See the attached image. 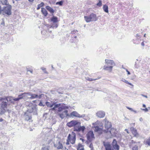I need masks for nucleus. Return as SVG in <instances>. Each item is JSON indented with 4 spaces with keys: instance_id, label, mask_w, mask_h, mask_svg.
<instances>
[{
    "instance_id": "63",
    "label": "nucleus",
    "mask_w": 150,
    "mask_h": 150,
    "mask_svg": "<svg viewBox=\"0 0 150 150\" xmlns=\"http://www.w3.org/2000/svg\"><path fill=\"white\" fill-rule=\"evenodd\" d=\"M28 1L30 2H33V1L34 0H28Z\"/></svg>"
},
{
    "instance_id": "39",
    "label": "nucleus",
    "mask_w": 150,
    "mask_h": 150,
    "mask_svg": "<svg viewBox=\"0 0 150 150\" xmlns=\"http://www.w3.org/2000/svg\"><path fill=\"white\" fill-rule=\"evenodd\" d=\"M58 26V25L57 24L55 23H54L53 25L51 26L52 28H56Z\"/></svg>"
},
{
    "instance_id": "33",
    "label": "nucleus",
    "mask_w": 150,
    "mask_h": 150,
    "mask_svg": "<svg viewBox=\"0 0 150 150\" xmlns=\"http://www.w3.org/2000/svg\"><path fill=\"white\" fill-rule=\"evenodd\" d=\"M97 6L99 7H100L102 5V1L101 0H99L98 2L96 4Z\"/></svg>"
},
{
    "instance_id": "61",
    "label": "nucleus",
    "mask_w": 150,
    "mask_h": 150,
    "mask_svg": "<svg viewBox=\"0 0 150 150\" xmlns=\"http://www.w3.org/2000/svg\"><path fill=\"white\" fill-rule=\"evenodd\" d=\"M1 25H4V21H3L1 24Z\"/></svg>"
},
{
    "instance_id": "51",
    "label": "nucleus",
    "mask_w": 150,
    "mask_h": 150,
    "mask_svg": "<svg viewBox=\"0 0 150 150\" xmlns=\"http://www.w3.org/2000/svg\"><path fill=\"white\" fill-rule=\"evenodd\" d=\"M146 143L148 145L150 146V141H146Z\"/></svg>"
},
{
    "instance_id": "19",
    "label": "nucleus",
    "mask_w": 150,
    "mask_h": 150,
    "mask_svg": "<svg viewBox=\"0 0 150 150\" xmlns=\"http://www.w3.org/2000/svg\"><path fill=\"white\" fill-rule=\"evenodd\" d=\"M41 12L43 15L45 17L47 16L48 14L47 11L43 8H41Z\"/></svg>"
},
{
    "instance_id": "43",
    "label": "nucleus",
    "mask_w": 150,
    "mask_h": 150,
    "mask_svg": "<svg viewBox=\"0 0 150 150\" xmlns=\"http://www.w3.org/2000/svg\"><path fill=\"white\" fill-rule=\"evenodd\" d=\"M25 93V95L26 96V95H27L28 96H31V94L32 93L30 92H27V93Z\"/></svg>"
},
{
    "instance_id": "13",
    "label": "nucleus",
    "mask_w": 150,
    "mask_h": 150,
    "mask_svg": "<svg viewBox=\"0 0 150 150\" xmlns=\"http://www.w3.org/2000/svg\"><path fill=\"white\" fill-rule=\"evenodd\" d=\"M68 111L67 110H65L62 112L61 113L58 114V115L59 117L62 119H63L65 117V115L64 113H65L66 115V116H69V114L68 113Z\"/></svg>"
},
{
    "instance_id": "59",
    "label": "nucleus",
    "mask_w": 150,
    "mask_h": 150,
    "mask_svg": "<svg viewBox=\"0 0 150 150\" xmlns=\"http://www.w3.org/2000/svg\"><path fill=\"white\" fill-rule=\"evenodd\" d=\"M59 106V107H60V106H62V103H58V104H57Z\"/></svg>"
},
{
    "instance_id": "44",
    "label": "nucleus",
    "mask_w": 150,
    "mask_h": 150,
    "mask_svg": "<svg viewBox=\"0 0 150 150\" xmlns=\"http://www.w3.org/2000/svg\"><path fill=\"white\" fill-rule=\"evenodd\" d=\"M141 109L144 111L145 112H147L148 111V109L147 108H146L145 109L141 108Z\"/></svg>"
},
{
    "instance_id": "50",
    "label": "nucleus",
    "mask_w": 150,
    "mask_h": 150,
    "mask_svg": "<svg viewBox=\"0 0 150 150\" xmlns=\"http://www.w3.org/2000/svg\"><path fill=\"white\" fill-rule=\"evenodd\" d=\"M127 108L129 110H130L132 111H134V110H133V109L131 108H129V107H127Z\"/></svg>"
},
{
    "instance_id": "46",
    "label": "nucleus",
    "mask_w": 150,
    "mask_h": 150,
    "mask_svg": "<svg viewBox=\"0 0 150 150\" xmlns=\"http://www.w3.org/2000/svg\"><path fill=\"white\" fill-rule=\"evenodd\" d=\"M77 32V31L76 30H74L73 31H71V33L72 34H75Z\"/></svg>"
},
{
    "instance_id": "21",
    "label": "nucleus",
    "mask_w": 150,
    "mask_h": 150,
    "mask_svg": "<svg viewBox=\"0 0 150 150\" xmlns=\"http://www.w3.org/2000/svg\"><path fill=\"white\" fill-rule=\"evenodd\" d=\"M51 21L53 23H55L58 22V18L54 16H53V17L51 18Z\"/></svg>"
},
{
    "instance_id": "54",
    "label": "nucleus",
    "mask_w": 150,
    "mask_h": 150,
    "mask_svg": "<svg viewBox=\"0 0 150 150\" xmlns=\"http://www.w3.org/2000/svg\"><path fill=\"white\" fill-rule=\"evenodd\" d=\"M126 71L127 72V74L128 75H130V72L127 69H126Z\"/></svg>"
},
{
    "instance_id": "57",
    "label": "nucleus",
    "mask_w": 150,
    "mask_h": 150,
    "mask_svg": "<svg viewBox=\"0 0 150 150\" xmlns=\"http://www.w3.org/2000/svg\"><path fill=\"white\" fill-rule=\"evenodd\" d=\"M28 71H30L31 73H33V71L32 70H28V69H27V71L28 72Z\"/></svg>"
},
{
    "instance_id": "11",
    "label": "nucleus",
    "mask_w": 150,
    "mask_h": 150,
    "mask_svg": "<svg viewBox=\"0 0 150 150\" xmlns=\"http://www.w3.org/2000/svg\"><path fill=\"white\" fill-rule=\"evenodd\" d=\"M71 115V116H73L76 117H78L79 118L83 117L85 116V115L83 114L82 115H80L78 113L74 111L72 112Z\"/></svg>"
},
{
    "instance_id": "56",
    "label": "nucleus",
    "mask_w": 150,
    "mask_h": 150,
    "mask_svg": "<svg viewBox=\"0 0 150 150\" xmlns=\"http://www.w3.org/2000/svg\"><path fill=\"white\" fill-rule=\"evenodd\" d=\"M135 143V142L133 140H132L131 142V143L132 144L133 143Z\"/></svg>"
},
{
    "instance_id": "16",
    "label": "nucleus",
    "mask_w": 150,
    "mask_h": 150,
    "mask_svg": "<svg viewBox=\"0 0 150 150\" xmlns=\"http://www.w3.org/2000/svg\"><path fill=\"white\" fill-rule=\"evenodd\" d=\"M42 92L40 91H39L37 93V94H32L31 96L29 98L33 99L36 98H37L38 97V94H40V93H41Z\"/></svg>"
},
{
    "instance_id": "47",
    "label": "nucleus",
    "mask_w": 150,
    "mask_h": 150,
    "mask_svg": "<svg viewBox=\"0 0 150 150\" xmlns=\"http://www.w3.org/2000/svg\"><path fill=\"white\" fill-rule=\"evenodd\" d=\"M38 105L40 106H44L45 105H43L41 101L38 104Z\"/></svg>"
},
{
    "instance_id": "28",
    "label": "nucleus",
    "mask_w": 150,
    "mask_h": 150,
    "mask_svg": "<svg viewBox=\"0 0 150 150\" xmlns=\"http://www.w3.org/2000/svg\"><path fill=\"white\" fill-rule=\"evenodd\" d=\"M44 5V3L43 2H42L40 4L38 5L37 9L38 10H39L41 7L43 6Z\"/></svg>"
},
{
    "instance_id": "31",
    "label": "nucleus",
    "mask_w": 150,
    "mask_h": 150,
    "mask_svg": "<svg viewBox=\"0 0 150 150\" xmlns=\"http://www.w3.org/2000/svg\"><path fill=\"white\" fill-rule=\"evenodd\" d=\"M113 148L116 150H119L120 146L117 144L112 146Z\"/></svg>"
},
{
    "instance_id": "30",
    "label": "nucleus",
    "mask_w": 150,
    "mask_h": 150,
    "mask_svg": "<svg viewBox=\"0 0 150 150\" xmlns=\"http://www.w3.org/2000/svg\"><path fill=\"white\" fill-rule=\"evenodd\" d=\"M50 148L49 146H43L42 148V150H49Z\"/></svg>"
},
{
    "instance_id": "1",
    "label": "nucleus",
    "mask_w": 150,
    "mask_h": 150,
    "mask_svg": "<svg viewBox=\"0 0 150 150\" xmlns=\"http://www.w3.org/2000/svg\"><path fill=\"white\" fill-rule=\"evenodd\" d=\"M10 96L5 98L0 97V115H2L6 111L7 106L8 105V103H11V101L9 99Z\"/></svg>"
},
{
    "instance_id": "64",
    "label": "nucleus",
    "mask_w": 150,
    "mask_h": 150,
    "mask_svg": "<svg viewBox=\"0 0 150 150\" xmlns=\"http://www.w3.org/2000/svg\"><path fill=\"white\" fill-rule=\"evenodd\" d=\"M3 119H2L1 118L0 119V122L3 121Z\"/></svg>"
},
{
    "instance_id": "4",
    "label": "nucleus",
    "mask_w": 150,
    "mask_h": 150,
    "mask_svg": "<svg viewBox=\"0 0 150 150\" xmlns=\"http://www.w3.org/2000/svg\"><path fill=\"white\" fill-rule=\"evenodd\" d=\"M105 63L108 65L107 66L105 65L104 66L103 69L109 70L110 71H111L113 67V66L115 65V64L114 62L112 60L107 59H105Z\"/></svg>"
},
{
    "instance_id": "29",
    "label": "nucleus",
    "mask_w": 150,
    "mask_h": 150,
    "mask_svg": "<svg viewBox=\"0 0 150 150\" xmlns=\"http://www.w3.org/2000/svg\"><path fill=\"white\" fill-rule=\"evenodd\" d=\"M70 134H69L67 137V142H66V144L67 145H69V142H70Z\"/></svg>"
},
{
    "instance_id": "62",
    "label": "nucleus",
    "mask_w": 150,
    "mask_h": 150,
    "mask_svg": "<svg viewBox=\"0 0 150 150\" xmlns=\"http://www.w3.org/2000/svg\"><path fill=\"white\" fill-rule=\"evenodd\" d=\"M141 45L142 46H144V42H142L141 43Z\"/></svg>"
},
{
    "instance_id": "8",
    "label": "nucleus",
    "mask_w": 150,
    "mask_h": 150,
    "mask_svg": "<svg viewBox=\"0 0 150 150\" xmlns=\"http://www.w3.org/2000/svg\"><path fill=\"white\" fill-rule=\"evenodd\" d=\"M76 140V134L75 133L72 132L70 134V143L72 144H75Z\"/></svg>"
},
{
    "instance_id": "37",
    "label": "nucleus",
    "mask_w": 150,
    "mask_h": 150,
    "mask_svg": "<svg viewBox=\"0 0 150 150\" xmlns=\"http://www.w3.org/2000/svg\"><path fill=\"white\" fill-rule=\"evenodd\" d=\"M54 107H52L51 108V110H52L54 111L56 110V109L57 108V106L56 105V103H54Z\"/></svg>"
},
{
    "instance_id": "58",
    "label": "nucleus",
    "mask_w": 150,
    "mask_h": 150,
    "mask_svg": "<svg viewBox=\"0 0 150 150\" xmlns=\"http://www.w3.org/2000/svg\"><path fill=\"white\" fill-rule=\"evenodd\" d=\"M125 131H126L127 133H129V132H128L129 131L128 129H125Z\"/></svg>"
},
{
    "instance_id": "12",
    "label": "nucleus",
    "mask_w": 150,
    "mask_h": 150,
    "mask_svg": "<svg viewBox=\"0 0 150 150\" xmlns=\"http://www.w3.org/2000/svg\"><path fill=\"white\" fill-rule=\"evenodd\" d=\"M104 120L105 121V127L106 129L108 130L112 127L111 123L110 122L107 120L106 118Z\"/></svg>"
},
{
    "instance_id": "2",
    "label": "nucleus",
    "mask_w": 150,
    "mask_h": 150,
    "mask_svg": "<svg viewBox=\"0 0 150 150\" xmlns=\"http://www.w3.org/2000/svg\"><path fill=\"white\" fill-rule=\"evenodd\" d=\"M10 97L9 99L11 101V104L14 105L17 104V102L18 101L23 98V97H26V96L25 95V93H23L19 95L17 98H15L12 96H10Z\"/></svg>"
},
{
    "instance_id": "53",
    "label": "nucleus",
    "mask_w": 150,
    "mask_h": 150,
    "mask_svg": "<svg viewBox=\"0 0 150 150\" xmlns=\"http://www.w3.org/2000/svg\"><path fill=\"white\" fill-rule=\"evenodd\" d=\"M141 95L142 96H143L144 97H145L146 98H148L147 96H146V95H143V94H141Z\"/></svg>"
},
{
    "instance_id": "9",
    "label": "nucleus",
    "mask_w": 150,
    "mask_h": 150,
    "mask_svg": "<svg viewBox=\"0 0 150 150\" xmlns=\"http://www.w3.org/2000/svg\"><path fill=\"white\" fill-rule=\"evenodd\" d=\"M78 121L77 120H72L70 122H68L67 125L69 127H74V128L75 126Z\"/></svg>"
},
{
    "instance_id": "23",
    "label": "nucleus",
    "mask_w": 150,
    "mask_h": 150,
    "mask_svg": "<svg viewBox=\"0 0 150 150\" xmlns=\"http://www.w3.org/2000/svg\"><path fill=\"white\" fill-rule=\"evenodd\" d=\"M77 150H84V148L83 147V146L81 144L79 143L77 148Z\"/></svg>"
},
{
    "instance_id": "25",
    "label": "nucleus",
    "mask_w": 150,
    "mask_h": 150,
    "mask_svg": "<svg viewBox=\"0 0 150 150\" xmlns=\"http://www.w3.org/2000/svg\"><path fill=\"white\" fill-rule=\"evenodd\" d=\"M132 134L135 137H138L139 136V134L137 132V130L136 129H134L132 131Z\"/></svg>"
},
{
    "instance_id": "49",
    "label": "nucleus",
    "mask_w": 150,
    "mask_h": 150,
    "mask_svg": "<svg viewBox=\"0 0 150 150\" xmlns=\"http://www.w3.org/2000/svg\"><path fill=\"white\" fill-rule=\"evenodd\" d=\"M89 146V147L91 149H93V145L92 143H91L90 144Z\"/></svg>"
},
{
    "instance_id": "20",
    "label": "nucleus",
    "mask_w": 150,
    "mask_h": 150,
    "mask_svg": "<svg viewBox=\"0 0 150 150\" xmlns=\"http://www.w3.org/2000/svg\"><path fill=\"white\" fill-rule=\"evenodd\" d=\"M58 144L59 145L58 146H57V145L54 144V146L55 147H57L58 149H62L63 148V145L62 143H61L60 141L58 142Z\"/></svg>"
},
{
    "instance_id": "38",
    "label": "nucleus",
    "mask_w": 150,
    "mask_h": 150,
    "mask_svg": "<svg viewBox=\"0 0 150 150\" xmlns=\"http://www.w3.org/2000/svg\"><path fill=\"white\" fill-rule=\"evenodd\" d=\"M93 79L92 78H90L88 77H87V78H86V79L87 80L89 81H90L96 80L97 79Z\"/></svg>"
},
{
    "instance_id": "55",
    "label": "nucleus",
    "mask_w": 150,
    "mask_h": 150,
    "mask_svg": "<svg viewBox=\"0 0 150 150\" xmlns=\"http://www.w3.org/2000/svg\"><path fill=\"white\" fill-rule=\"evenodd\" d=\"M80 140H81L83 142H84L85 141L84 139H83L82 138H80Z\"/></svg>"
},
{
    "instance_id": "10",
    "label": "nucleus",
    "mask_w": 150,
    "mask_h": 150,
    "mask_svg": "<svg viewBox=\"0 0 150 150\" xmlns=\"http://www.w3.org/2000/svg\"><path fill=\"white\" fill-rule=\"evenodd\" d=\"M24 117L25 120L27 121H30L32 118V115L31 114L27 112L24 113Z\"/></svg>"
},
{
    "instance_id": "45",
    "label": "nucleus",
    "mask_w": 150,
    "mask_h": 150,
    "mask_svg": "<svg viewBox=\"0 0 150 150\" xmlns=\"http://www.w3.org/2000/svg\"><path fill=\"white\" fill-rule=\"evenodd\" d=\"M50 103L48 102H46L45 103V104L47 105V106L48 107H49L50 105Z\"/></svg>"
},
{
    "instance_id": "42",
    "label": "nucleus",
    "mask_w": 150,
    "mask_h": 150,
    "mask_svg": "<svg viewBox=\"0 0 150 150\" xmlns=\"http://www.w3.org/2000/svg\"><path fill=\"white\" fill-rule=\"evenodd\" d=\"M132 150H138V146L136 145L135 146H134L133 147Z\"/></svg>"
},
{
    "instance_id": "48",
    "label": "nucleus",
    "mask_w": 150,
    "mask_h": 150,
    "mask_svg": "<svg viewBox=\"0 0 150 150\" xmlns=\"http://www.w3.org/2000/svg\"><path fill=\"white\" fill-rule=\"evenodd\" d=\"M43 94H39V95H38V98H39L40 99L42 98V96H43Z\"/></svg>"
},
{
    "instance_id": "26",
    "label": "nucleus",
    "mask_w": 150,
    "mask_h": 150,
    "mask_svg": "<svg viewBox=\"0 0 150 150\" xmlns=\"http://www.w3.org/2000/svg\"><path fill=\"white\" fill-rule=\"evenodd\" d=\"M0 2L3 5H8L9 4H7L8 1L7 0H1Z\"/></svg>"
},
{
    "instance_id": "22",
    "label": "nucleus",
    "mask_w": 150,
    "mask_h": 150,
    "mask_svg": "<svg viewBox=\"0 0 150 150\" xmlns=\"http://www.w3.org/2000/svg\"><path fill=\"white\" fill-rule=\"evenodd\" d=\"M104 11L106 13H108V6L105 4L104 5L103 7Z\"/></svg>"
},
{
    "instance_id": "34",
    "label": "nucleus",
    "mask_w": 150,
    "mask_h": 150,
    "mask_svg": "<svg viewBox=\"0 0 150 150\" xmlns=\"http://www.w3.org/2000/svg\"><path fill=\"white\" fill-rule=\"evenodd\" d=\"M122 81L123 82H125V83H126L127 84H129L130 85H131L132 86H133L131 83H130L127 81L125 80V79H123V80H122Z\"/></svg>"
},
{
    "instance_id": "35",
    "label": "nucleus",
    "mask_w": 150,
    "mask_h": 150,
    "mask_svg": "<svg viewBox=\"0 0 150 150\" xmlns=\"http://www.w3.org/2000/svg\"><path fill=\"white\" fill-rule=\"evenodd\" d=\"M117 141L116 140V139H113V141L112 143V146H113L114 145H116L117 144Z\"/></svg>"
},
{
    "instance_id": "24",
    "label": "nucleus",
    "mask_w": 150,
    "mask_h": 150,
    "mask_svg": "<svg viewBox=\"0 0 150 150\" xmlns=\"http://www.w3.org/2000/svg\"><path fill=\"white\" fill-rule=\"evenodd\" d=\"M84 18L86 21L87 23H89L91 21H92L91 20L90 18V17L89 16H84Z\"/></svg>"
},
{
    "instance_id": "41",
    "label": "nucleus",
    "mask_w": 150,
    "mask_h": 150,
    "mask_svg": "<svg viewBox=\"0 0 150 150\" xmlns=\"http://www.w3.org/2000/svg\"><path fill=\"white\" fill-rule=\"evenodd\" d=\"M63 110V109L62 108V106H61L58 108V112H60L61 111H62Z\"/></svg>"
},
{
    "instance_id": "6",
    "label": "nucleus",
    "mask_w": 150,
    "mask_h": 150,
    "mask_svg": "<svg viewBox=\"0 0 150 150\" xmlns=\"http://www.w3.org/2000/svg\"><path fill=\"white\" fill-rule=\"evenodd\" d=\"M37 108L34 105H32L29 107L26 112L31 114L33 113V115H37Z\"/></svg>"
},
{
    "instance_id": "17",
    "label": "nucleus",
    "mask_w": 150,
    "mask_h": 150,
    "mask_svg": "<svg viewBox=\"0 0 150 150\" xmlns=\"http://www.w3.org/2000/svg\"><path fill=\"white\" fill-rule=\"evenodd\" d=\"M45 8L48 11L50 12L51 13L53 14L54 13V10L50 6H46Z\"/></svg>"
},
{
    "instance_id": "3",
    "label": "nucleus",
    "mask_w": 150,
    "mask_h": 150,
    "mask_svg": "<svg viewBox=\"0 0 150 150\" xmlns=\"http://www.w3.org/2000/svg\"><path fill=\"white\" fill-rule=\"evenodd\" d=\"M12 6L9 4L6 6H4L2 9V14L4 15L6 14L8 16L11 15L12 14Z\"/></svg>"
},
{
    "instance_id": "15",
    "label": "nucleus",
    "mask_w": 150,
    "mask_h": 150,
    "mask_svg": "<svg viewBox=\"0 0 150 150\" xmlns=\"http://www.w3.org/2000/svg\"><path fill=\"white\" fill-rule=\"evenodd\" d=\"M92 21H96L97 20L96 15V14L92 13L89 16Z\"/></svg>"
},
{
    "instance_id": "5",
    "label": "nucleus",
    "mask_w": 150,
    "mask_h": 150,
    "mask_svg": "<svg viewBox=\"0 0 150 150\" xmlns=\"http://www.w3.org/2000/svg\"><path fill=\"white\" fill-rule=\"evenodd\" d=\"M81 123L78 121L76 126L74 128V131L76 132H83L86 129V128L83 126H81Z\"/></svg>"
},
{
    "instance_id": "52",
    "label": "nucleus",
    "mask_w": 150,
    "mask_h": 150,
    "mask_svg": "<svg viewBox=\"0 0 150 150\" xmlns=\"http://www.w3.org/2000/svg\"><path fill=\"white\" fill-rule=\"evenodd\" d=\"M54 103H53L52 104H50V105L49 107L50 108H52L53 106H54Z\"/></svg>"
},
{
    "instance_id": "32",
    "label": "nucleus",
    "mask_w": 150,
    "mask_h": 150,
    "mask_svg": "<svg viewBox=\"0 0 150 150\" xmlns=\"http://www.w3.org/2000/svg\"><path fill=\"white\" fill-rule=\"evenodd\" d=\"M64 2L63 1H61L58 2H57L56 3V5H58L60 6H62L63 5V3Z\"/></svg>"
},
{
    "instance_id": "36",
    "label": "nucleus",
    "mask_w": 150,
    "mask_h": 150,
    "mask_svg": "<svg viewBox=\"0 0 150 150\" xmlns=\"http://www.w3.org/2000/svg\"><path fill=\"white\" fill-rule=\"evenodd\" d=\"M41 69L44 72V73L48 74V72L46 71V69L45 68H44V67H41Z\"/></svg>"
},
{
    "instance_id": "27",
    "label": "nucleus",
    "mask_w": 150,
    "mask_h": 150,
    "mask_svg": "<svg viewBox=\"0 0 150 150\" xmlns=\"http://www.w3.org/2000/svg\"><path fill=\"white\" fill-rule=\"evenodd\" d=\"M95 132H98L102 130V129L98 127V126L94 127Z\"/></svg>"
},
{
    "instance_id": "7",
    "label": "nucleus",
    "mask_w": 150,
    "mask_h": 150,
    "mask_svg": "<svg viewBox=\"0 0 150 150\" xmlns=\"http://www.w3.org/2000/svg\"><path fill=\"white\" fill-rule=\"evenodd\" d=\"M87 138L88 140L86 141L87 144L91 142L93 139L94 138V134L93 132L92 131H89L86 134Z\"/></svg>"
},
{
    "instance_id": "14",
    "label": "nucleus",
    "mask_w": 150,
    "mask_h": 150,
    "mask_svg": "<svg viewBox=\"0 0 150 150\" xmlns=\"http://www.w3.org/2000/svg\"><path fill=\"white\" fill-rule=\"evenodd\" d=\"M105 112L102 111L98 112L96 113V115L99 118H103L105 116Z\"/></svg>"
},
{
    "instance_id": "18",
    "label": "nucleus",
    "mask_w": 150,
    "mask_h": 150,
    "mask_svg": "<svg viewBox=\"0 0 150 150\" xmlns=\"http://www.w3.org/2000/svg\"><path fill=\"white\" fill-rule=\"evenodd\" d=\"M103 145L105 148L106 150H111V146L110 144H105L104 143Z\"/></svg>"
},
{
    "instance_id": "60",
    "label": "nucleus",
    "mask_w": 150,
    "mask_h": 150,
    "mask_svg": "<svg viewBox=\"0 0 150 150\" xmlns=\"http://www.w3.org/2000/svg\"><path fill=\"white\" fill-rule=\"evenodd\" d=\"M143 119L142 117H140V118H139V120L140 121H143Z\"/></svg>"
},
{
    "instance_id": "40",
    "label": "nucleus",
    "mask_w": 150,
    "mask_h": 150,
    "mask_svg": "<svg viewBox=\"0 0 150 150\" xmlns=\"http://www.w3.org/2000/svg\"><path fill=\"white\" fill-rule=\"evenodd\" d=\"M63 104L64 105V104ZM62 108L63 110L67 109H68L69 108V107L68 106H66L63 105V104L62 105Z\"/></svg>"
}]
</instances>
